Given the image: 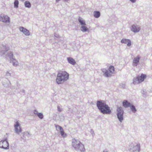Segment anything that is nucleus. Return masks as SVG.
Instances as JSON below:
<instances>
[{"instance_id":"obj_2","label":"nucleus","mask_w":152,"mask_h":152,"mask_svg":"<svg viewBox=\"0 0 152 152\" xmlns=\"http://www.w3.org/2000/svg\"><path fill=\"white\" fill-rule=\"evenodd\" d=\"M69 74L65 71H59L57 75L56 80L58 84H60L67 80L69 78Z\"/></svg>"},{"instance_id":"obj_17","label":"nucleus","mask_w":152,"mask_h":152,"mask_svg":"<svg viewBox=\"0 0 152 152\" xmlns=\"http://www.w3.org/2000/svg\"><path fill=\"white\" fill-rule=\"evenodd\" d=\"M130 104V103L126 100H124L123 102V106L125 107H129Z\"/></svg>"},{"instance_id":"obj_26","label":"nucleus","mask_w":152,"mask_h":152,"mask_svg":"<svg viewBox=\"0 0 152 152\" xmlns=\"http://www.w3.org/2000/svg\"><path fill=\"white\" fill-rule=\"evenodd\" d=\"M34 113L35 114H37V115H38V112L37 111H35L34 112Z\"/></svg>"},{"instance_id":"obj_29","label":"nucleus","mask_w":152,"mask_h":152,"mask_svg":"<svg viewBox=\"0 0 152 152\" xmlns=\"http://www.w3.org/2000/svg\"><path fill=\"white\" fill-rule=\"evenodd\" d=\"M22 1H23L24 0H21Z\"/></svg>"},{"instance_id":"obj_10","label":"nucleus","mask_w":152,"mask_h":152,"mask_svg":"<svg viewBox=\"0 0 152 152\" xmlns=\"http://www.w3.org/2000/svg\"><path fill=\"white\" fill-rule=\"evenodd\" d=\"M15 131L17 133L21 132L22 130L20 126V124L18 121H17L16 124L14 125Z\"/></svg>"},{"instance_id":"obj_7","label":"nucleus","mask_w":152,"mask_h":152,"mask_svg":"<svg viewBox=\"0 0 152 152\" xmlns=\"http://www.w3.org/2000/svg\"><path fill=\"white\" fill-rule=\"evenodd\" d=\"M109 70L110 71V73L108 72L107 71L104 74L105 76L107 77L110 76H111L110 73L113 74L114 73L115 68L114 67L112 66H110L109 68Z\"/></svg>"},{"instance_id":"obj_21","label":"nucleus","mask_w":152,"mask_h":152,"mask_svg":"<svg viewBox=\"0 0 152 152\" xmlns=\"http://www.w3.org/2000/svg\"><path fill=\"white\" fill-rule=\"evenodd\" d=\"M25 7L28 8H30L31 7V4L28 1L25 2Z\"/></svg>"},{"instance_id":"obj_18","label":"nucleus","mask_w":152,"mask_h":152,"mask_svg":"<svg viewBox=\"0 0 152 152\" xmlns=\"http://www.w3.org/2000/svg\"><path fill=\"white\" fill-rule=\"evenodd\" d=\"M86 26V25H84L81 27V30L82 31L86 32L88 30V28Z\"/></svg>"},{"instance_id":"obj_23","label":"nucleus","mask_w":152,"mask_h":152,"mask_svg":"<svg viewBox=\"0 0 152 152\" xmlns=\"http://www.w3.org/2000/svg\"><path fill=\"white\" fill-rule=\"evenodd\" d=\"M19 4L18 1V0H15L14 3V6L15 7L18 8Z\"/></svg>"},{"instance_id":"obj_12","label":"nucleus","mask_w":152,"mask_h":152,"mask_svg":"<svg viewBox=\"0 0 152 152\" xmlns=\"http://www.w3.org/2000/svg\"><path fill=\"white\" fill-rule=\"evenodd\" d=\"M19 29L22 32L26 35L28 36L30 34L29 31L23 27H20Z\"/></svg>"},{"instance_id":"obj_11","label":"nucleus","mask_w":152,"mask_h":152,"mask_svg":"<svg viewBox=\"0 0 152 152\" xmlns=\"http://www.w3.org/2000/svg\"><path fill=\"white\" fill-rule=\"evenodd\" d=\"M140 58V57L139 55L134 58L133 61V65L134 66H137L139 62Z\"/></svg>"},{"instance_id":"obj_28","label":"nucleus","mask_w":152,"mask_h":152,"mask_svg":"<svg viewBox=\"0 0 152 152\" xmlns=\"http://www.w3.org/2000/svg\"><path fill=\"white\" fill-rule=\"evenodd\" d=\"M60 0H56V1L57 2H58V1H59Z\"/></svg>"},{"instance_id":"obj_4","label":"nucleus","mask_w":152,"mask_h":152,"mask_svg":"<svg viewBox=\"0 0 152 152\" xmlns=\"http://www.w3.org/2000/svg\"><path fill=\"white\" fill-rule=\"evenodd\" d=\"M146 77V75L142 74L140 76H138L134 78L133 83L134 84L139 83L143 82Z\"/></svg>"},{"instance_id":"obj_30","label":"nucleus","mask_w":152,"mask_h":152,"mask_svg":"<svg viewBox=\"0 0 152 152\" xmlns=\"http://www.w3.org/2000/svg\"><path fill=\"white\" fill-rule=\"evenodd\" d=\"M13 54H12V56H13Z\"/></svg>"},{"instance_id":"obj_19","label":"nucleus","mask_w":152,"mask_h":152,"mask_svg":"<svg viewBox=\"0 0 152 152\" xmlns=\"http://www.w3.org/2000/svg\"><path fill=\"white\" fill-rule=\"evenodd\" d=\"M100 16V13L99 11H94V16L96 18H98Z\"/></svg>"},{"instance_id":"obj_27","label":"nucleus","mask_w":152,"mask_h":152,"mask_svg":"<svg viewBox=\"0 0 152 152\" xmlns=\"http://www.w3.org/2000/svg\"><path fill=\"white\" fill-rule=\"evenodd\" d=\"M132 2L134 3L136 1V0H130Z\"/></svg>"},{"instance_id":"obj_16","label":"nucleus","mask_w":152,"mask_h":152,"mask_svg":"<svg viewBox=\"0 0 152 152\" xmlns=\"http://www.w3.org/2000/svg\"><path fill=\"white\" fill-rule=\"evenodd\" d=\"M67 59L68 62L72 65H74L76 63L75 60L72 58H67Z\"/></svg>"},{"instance_id":"obj_5","label":"nucleus","mask_w":152,"mask_h":152,"mask_svg":"<svg viewBox=\"0 0 152 152\" xmlns=\"http://www.w3.org/2000/svg\"><path fill=\"white\" fill-rule=\"evenodd\" d=\"M129 150L131 152H139L140 150V145L139 144L134 145L132 143L129 145Z\"/></svg>"},{"instance_id":"obj_25","label":"nucleus","mask_w":152,"mask_h":152,"mask_svg":"<svg viewBox=\"0 0 152 152\" xmlns=\"http://www.w3.org/2000/svg\"><path fill=\"white\" fill-rule=\"evenodd\" d=\"M58 110L59 111H61V109L60 108V107L59 106H58Z\"/></svg>"},{"instance_id":"obj_24","label":"nucleus","mask_w":152,"mask_h":152,"mask_svg":"<svg viewBox=\"0 0 152 152\" xmlns=\"http://www.w3.org/2000/svg\"><path fill=\"white\" fill-rule=\"evenodd\" d=\"M37 115L38 117L40 119H42L43 117V114L41 113H38V114Z\"/></svg>"},{"instance_id":"obj_22","label":"nucleus","mask_w":152,"mask_h":152,"mask_svg":"<svg viewBox=\"0 0 152 152\" xmlns=\"http://www.w3.org/2000/svg\"><path fill=\"white\" fill-rule=\"evenodd\" d=\"M130 107V108L132 111L134 113H135V112L136 111V109L135 107L133 105L131 106V105H130V106H129Z\"/></svg>"},{"instance_id":"obj_9","label":"nucleus","mask_w":152,"mask_h":152,"mask_svg":"<svg viewBox=\"0 0 152 152\" xmlns=\"http://www.w3.org/2000/svg\"><path fill=\"white\" fill-rule=\"evenodd\" d=\"M0 21L4 23H8L10 22V18L7 15H0Z\"/></svg>"},{"instance_id":"obj_31","label":"nucleus","mask_w":152,"mask_h":152,"mask_svg":"<svg viewBox=\"0 0 152 152\" xmlns=\"http://www.w3.org/2000/svg\"><path fill=\"white\" fill-rule=\"evenodd\" d=\"M65 1H68V0H65Z\"/></svg>"},{"instance_id":"obj_14","label":"nucleus","mask_w":152,"mask_h":152,"mask_svg":"<svg viewBox=\"0 0 152 152\" xmlns=\"http://www.w3.org/2000/svg\"><path fill=\"white\" fill-rule=\"evenodd\" d=\"M121 42L122 43H124L127 44L129 46L131 45V42L130 40L125 39H123L121 40Z\"/></svg>"},{"instance_id":"obj_6","label":"nucleus","mask_w":152,"mask_h":152,"mask_svg":"<svg viewBox=\"0 0 152 152\" xmlns=\"http://www.w3.org/2000/svg\"><path fill=\"white\" fill-rule=\"evenodd\" d=\"M118 113L117 115L119 121L121 122L123 120V111L121 107H118L117 108Z\"/></svg>"},{"instance_id":"obj_1","label":"nucleus","mask_w":152,"mask_h":152,"mask_svg":"<svg viewBox=\"0 0 152 152\" xmlns=\"http://www.w3.org/2000/svg\"><path fill=\"white\" fill-rule=\"evenodd\" d=\"M97 106L101 113L104 114H110L111 110L108 105L104 101L100 100L97 101Z\"/></svg>"},{"instance_id":"obj_13","label":"nucleus","mask_w":152,"mask_h":152,"mask_svg":"<svg viewBox=\"0 0 152 152\" xmlns=\"http://www.w3.org/2000/svg\"><path fill=\"white\" fill-rule=\"evenodd\" d=\"M56 127L58 128L60 130L61 135L63 137H65L66 136V134L65 133L63 129L61 126H56Z\"/></svg>"},{"instance_id":"obj_20","label":"nucleus","mask_w":152,"mask_h":152,"mask_svg":"<svg viewBox=\"0 0 152 152\" xmlns=\"http://www.w3.org/2000/svg\"><path fill=\"white\" fill-rule=\"evenodd\" d=\"M78 20L82 26L86 25L85 21L84 20H83L81 18H79Z\"/></svg>"},{"instance_id":"obj_3","label":"nucleus","mask_w":152,"mask_h":152,"mask_svg":"<svg viewBox=\"0 0 152 152\" xmlns=\"http://www.w3.org/2000/svg\"><path fill=\"white\" fill-rule=\"evenodd\" d=\"M72 145L76 150H79L82 152L85 151L83 145L79 141L75 139L72 140Z\"/></svg>"},{"instance_id":"obj_15","label":"nucleus","mask_w":152,"mask_h":152,"mask_svg":"<svg viewBox=\"0 0 152 152\" xmlns=\"http://www.w3.org/2000/svg\"><path fill=\"white\" fill-rule=\"evenodd\" d=\"M131 30L134 32H137L140 30V27H137L136 26L133 25L132 26Z\"/></svg>"},{"instance_id":"obj_8","label":"nucleus","mask_w":152,"mask_h":152,"mask_svg":"<svg viewBox=\"0 0 152 152\" xmlns=\"http://www.w3.org/2000/svg\"><path fill=\"white\" fill-rule=\"evenodd\" d=\"M8 143L6 140H2L0 141V148L7 149L8 148Z\"/></svg>"}]
</instances>
